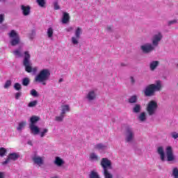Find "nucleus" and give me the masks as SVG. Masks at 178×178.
Masks as SVG:
<instances>
[{
    "mask_svg": "<svg viewBox=\"0 0 178 178\" xmlns=\"http://www.w3.org/2000/svg\"><path fill=\"white\" fill-rule=\"evenodd\" d=\"M86 99L88 102H92L97 99V90H90L86 95Z\"/></svg>",
    "mask_w": 178,
    "mask_h": 178,
    "instance_id": "nucleus-11",
    "label": "nucleus"
},
{
    "mask_svg": "<svg viewBox=\"0 0 178 178\" xmlns=\"http://www.w3.org/2000/svg\"><path fill=\"white\" fill-rule=\"evenodd\" d=\"M106 30L107 31H112V26H108L106 28Z\"/></svg>",
    "mask_w": 178,
    "mask_h": 178,
    "instance_id": "nucleus-51",
    "label": "nucleus"
},
{
    "mask_svg": "<svg viewBox=\"0 0 178 178\" xmlns=\"http://www.w3.org/2000/svg\"><path fill=\"white\" fill-rule=\"evenodd\" d=\"M177 66H178V64H177Z\"/></svg>",
    "mask_w": 178,
    "mask_h": 178,
    "instance_id": "nucleus-59",
    "label": "nucleus"
},
{
    "mask_svg": "<svg viewBox=\"0 0 178 178\" xmlns=\"http://www.w3.org/2000/svg\"><path fill=\"white\" fill-rule=\"evenodd\" d=\"M26 124H27V122L26 121H22L19 123L18 127H17V131L22 132V130L24 129L26 127Z\"/></svg>",
    "mask_w": 178,
    "mask_h": 178,
    "instance_id": "nucleus-26",
    "label": "nucleus"
},
{
    "mask_svg": "<svg viewBox=\"0 0 178 178\" xmlns=\"http://www.w3.org/2000/svg\"><path fill=\"white\" fill-rule=\"evenodd\" d=\"M32 161L35 163V165H38V166L44 165V157L35 155L32 157Z\"/></svg>",
    "mask_w": 178,
    "mask_h": 178,
    "instance_id": "nucleus-13",
    "label": "nucleus"
},
{
    "mask_svg": "<svg viewBox=\"0 0 178 178\" xmlns=\"http://www.w3.org/2000/svg\"><path fill=\"white\" fill-rule=\"evenodd\" d=\"M10 38V44L12 47H17V45H20L22 44V40H20V35L15 30H12L8 33Z\"/></svg>",
    "mask_w": 178,
    "mask_h": 178,
    "instance_id": "nucleus-5",
    "label": "nucleus"
},
{
    "mask_svg": "<svg viewBox=\"0 0 178 178\" xmlns=\"http://www.w3.org/2000/svg\"><path fill=\"white\" fill-rule=\"evenodd\" d=\"M130 81L132 84H134V83H136V79H134V77L131 76L130 77Z\"/></svg>",
    "mask_w": 178,
    "mask_h": 178,
    "instance_id": "nucleus-50",
    "label": "nucleus"
},
{
    "mask_svg": "<svg viewBox=\"0 0 178 178\" xmlns=\"http://www.w3.org/2000/svg\"><path fill=\"white\" fill-rule=\"evenodd\" d=\"M138 120L140 123H145L147 122V113L142 112L138 115Z\"/></svg>",
    "mask_w": 178,
    "mask_h": 178,
    "instance_id": "nucleus-18",
    "label": "nucleus"
},
{
    "mask_svg": "<svg viewBox=\"0 0 178 178\" xmlns=\"http://www.w3.org/2000/svg\"><path fill=\"white\" fill-rule=\"evenodd\" d=\"M173 24H177V19H175L168 22V26H173Z\"/></svg>",
    "mask_w": 178,
    "mask_h": 178,
    "instance_id": "nucleus-43",
    "label": "nucleus"
},
{
    "mask_svg": "<svg viewBox=\"0 0 178 178\" xmlns=\"http://www.w3.org/2000/svg\"><path fill=\"white\" fill-rule=\"evenodd\" d=\"M31 124H35L38 120H40V118L34 115L31 118Z\"/></svg>",
    "mask_w": 178,
    "mask_h": 178,
    "instance_id": "nucleus-33",
    "label": "nucleus"
},
{
    "mask_svg": "<svg viewBox=\"0 0 178 178\" xmlns=\"http://www.w3.org/2000/svg\"><path fill=\"white\" fill-rule=\"evenodd\" d=\"M74 30V28L73 26H70L65 29V31H67V33H72V31H73Z\"/></svg>",
    "mask_w": 178,
    "mask_h": 178,
    "instance_id": "nucleus-47",
    "label": "nucleus"
},
{
    "mask_svg": "<svg viewBox=\"0 0 178 178\" xmlns=\"http://www.w3.org/2000/svg\"><path fill=\"white\" fill-rule=\"evenodd\" d=\"M37 104H38V101L35 100V101L29 102L28 104V106H29V108H34V106H35L37 105Z\"/></svg>",
    "mask_w": 178,
    "mask_h": 178,
    "instance_id": "nucleus-37",
    "label": "nucleus"
},
{
    "mask_svg": "<svg viewBox=\"0 0 178 178\" xmlns=\"http://www.w3.org/2000/svg\"><path fill=\"white\" fill-rule=\"evenodd\" d=\"M108 149V146L103 143H98L95 145V149H97L98 151H105Z\"/></svg>",
    "mask_w": 178,
    "mask_h": 178,
    "instance_id": "nucleus-19",
    "label": "nucleus"
},
{
    "mask_svg": "<svg viewBox=\"0 0 178 178\" xmlns=\"http://www.w3.org/2000/svg\"><path fill=\"white\" fill-rule=\"evenodd\" d=\"M158 66H159V61L158 60L152 61L149 63V69L152 72H154V70H155Z\"/></svg>",
    "mask_w": 178,
    "mask_h": 178,
    "instance_id": "nucleus-21",
    "label": "nucleus"
},
{
    "mask_svg": "<svg viewBox=\"0 0 178 178\" xmlns=\"http://www.w3.org/2000/svg\"><path fill=\"white\" fill-rule=\"evenodd\" d=\"M5 20V14H0V24Z\"/></svg>",
    "mask_w": 178,
    "mask_h": 178,
    "instance_id": "nucleus-46",
    "label": "nucleus"
},
{
    "mask_svg": "<svg viewBox=\"0 0 178 178\" xmlns=\"http://www.w3.org/2000/svg\"><path fill=\"white\" fill-rule=\"evenodd\" d=\"M83 33L81 28L78 27L76 30H75V37H78L80 38L81 33Z\"/></svg>",
    "mask_w": 178,
    "mask_h": 178,
    "instance_id": "nucleus-34",
    "label": "nucleus"
},
{
    "mask_svg": "<svg viewBox=\"0 0 178 178\" xmlns=\"http://www.w3.org/2000/svg\"><path fill=\"white\" fill-rule=\"evenodd\" d=\"M47 133H48V129L44 128L41 131H39V136L41 137V138H43V137H45L47 136Z\"/></svg>",
    "mask_w": 178,
    "mask_h": 178,
    "instance_id": "nucleus-31",
    "label": "nucleus"
},
{
    "mask_svg": "<svg viewBox=\"0 0 178 178\" xmlns=\"http://www.w3.org/2000/svg\"><path fill=\"white\" fill-rule=\"evenodd\" d=\"M36 1L40 8L45 6V0H36Z\"/></svg>",
    "mask_w": 178,
    "mask_h": 178,
    "instance_id": "nucleus-38",
    "label": "nucleus"
},
{
    "mask_svg": "<svg viewBox=\"0 0 178 178\" xmlns=\"http://www.w3.org/2000/svg\"><path fill=\"white\" fill-rule=\"evenodd\" d=\"M124 137L126 143H133V141H134V138L136 137L134 129L131 127H127L125 129Z\"/></svg>",
    "mask_w": 178,
    "mask_h": 178,
    "instance_id": "nucleus-7",
    "label": "nucleus"
},
{
    "mask_svg": "<svg viewBox=\"0 0 178 178\" xmlns=\"http://www.w3.org/2000/svg\"><path fill=\"white\" fill-rule=\"evenodd\" d=\"M156 152L159 155L161 162H165L166 159H165V149H163V147H157Z\"/></svg>",
    "mask_w": 178,
    "mask_h": 178,
    "instance_id": "nucleus-15",
    "label": "nucleus"
},
{
    "mask_svg": "<svg viewBox=\"0 0 178 178\" xmlns=\"http://www.w3.org/2000/svg\"><path fill=\"white\" fill-rule=\"evenodd\" d=\"M89 159L92 162H98V161H99V156L95 153H91L90 154Z\"/></svg>",
    "mask_w": 178,
    "mask_h": 178,
    "instance_id": "nucleus-24",
    "label": "nucleus"
},
{
    "mask_svg": "<svg viewBox=\"0 0 178 178\" xmlns=\"http://www.w3.org/2000/svg\"><path fill=\"white\" fill-rule=\"evenodd\" d=\"M70 20V15L67 13H63L62 23L63 24H67Z\"/></svg>",
    "mask_w": 178,
    "mask_h": 178,
    "instance_id": "nucleus-20",
    "label": "nucleus"
},
{
    "mask_svg": "<svg viewBox=\"0 0 178 178\" xmlns=\"http://www.w3.org/2000/svg\"><path fill=\"white\" fill-rule=\"evenodd\" d=\"M67 112H70V107L69 105H63L61 106V114L65 115Z\"/></svg>",
    "mask_w": 178,
    "mask_h": 178,
    "instance_id": "nucleus-25",
    "label": "nucleus"
},
{
    "mask_svg": "<svg viewBox=\"0 0 178 178\" xmlns=\"http://www.w3.org/2000/svg\"><path fill=\"white\" fill-rule=\"evenodd\" d=\"M47 34L48 38H49L50 40H52L54 37V29H52V27H49L47 31Z\"/></svg>",
    "mask_w": 178,
    "mask_h": 178,
    "instance_id": "nucleus-27",
    "label": "nucleus"
},
{
    "mask_svg": "<svg viewBox=\"0 0 178 178\" xmlns=\"http://www.w3.org/2000/svg\"><path fill=\"white\" fill-rule=\"evenodd\" d=\"M6 154V149H5V147H1L0 148V156L3 157V156H5Z\"/></svg>",
    "mask_w": 178,
    "mask_h": 178,
    "instance_id": "nucleus-41",
    "label": "nucleus"
},
{
    "mask_svg": "<svg viewBox=\"0 0 178 178\" xmlns=\"http://www.w3.org/2000/svg\"><path fill=\"white\" fill-rule=\"evenodd\" d=\"M53 5H54V10H59V9H60V7L59 6V4L58 3V1H55L54 3H53Z\"/></svg>",
    "mask_w": 178,
    "mask_h": 178,
    "instance_id": "nucleus-42",
    "label": "nucleus"
},
{
    "mask_svg": "<svg viewBox=\"0 0 178 178\" xmlns=\"http://www.w3.org/2000/svg\"><path fill=\"white\" fill-rule=\"evenodd\" d=\"M64 119H65V115L62 113H60V115H57L55 117L56 122H58V123L63 122Z\"/></svg>",
    "mask_w": 178,
    "mask_h": 178,
    "instance_id": "nucleus-30",
    "label": "nucleus"
},
{
    "mask_svg": "<svg viewBox=\"0 0 178 178\" xmlns=\"http://www.w3.org/2000/svg\"><path fill=\"white\" fill-rule=\"evenodd\" d=\"M51 77V72L48 69H43L35 76L34 82L42 86H47V82Z\"/></svg>",
    "mask_w": 178,
    "mask_h": 178,
    "instance_id": "nucleus-2",
    "label": "nucleus"
},
{
    "mask_svg": "<svg viewBox=\"0 0 178 178\" xmlns=\"http://www.w3.org/2000/svg\"><path fill=\"white\" fill-rule=\"evenodd\" d=\"M162 38H163V35H162V33L157 32L154 34L152 38V44H153V46L156 48L158 47L159 45V42L162 41Z\"/></svg>",
    "mask_w": 178,
    "mask_h": 178,
    "instance_id": "nucleus-9",
    "label": "nucleus"
},
{
    "mask_svg": "<svg viewBox=\"0 0 178 178\" xmlns=\"http://www.w3.org/2000/svg\"><path fill=\"white\" fill-rule=\"evenodd\" d=\"M80 41V38L77 36H73L71 38V42L73 45H79V42Z\"/></svg>",
    "mask_w": 178,
    "mask_h": 178,
    "instance_id": "nucleus-29",
    "label": "nucleus"
},
{
    "mask_svg": "<svg viewBox=\"0 0 178 178\" xmlns=\"http://www.w3.org/2000/svg\"><path fill=\"white\" fill-rule=\"evenodd\" d=\"M0 178H3V172H0Z\"/></svg>",
    "mask_w": 178,
    "mask_h": 178,
    "instance_id": "nucleus-53",
    "label": "nucleus"
},
{
    "mask_svg": "<svg viewBox=\"0 0 178 178\" xmlns=\"http://www.w3.org/2000/svg\"><path fill=\"white\" fill-rule=\"evenodd\" d=\"M29 84H30V79L29 78H24L22 79V85L27 86Z\"/></svg>",
    "mask_w": 178,
    "mask_h": 178,
    "instance_id": "nucleus-36",
    "label": "nucleus"
},
{
    "mask_svg": "<svg viewBox=\"0 0 178 178\" xmlns=\"http://www.w3.org/2000/svg\"><path fill=\"white\" fill-rule=\"evenodd\" d=\"M11 86H12V81L8 80V81H6V83L4 84V88L8 89Z\"/></svg>",
    "mask_w": 178,
    "mask_h": 178,
    "instance_id": "nucleus-39",
    "label": "nucleus"
},
{
    "mask_svg": "<svg viewBox=\"0 0 178 178\" xmlns=\"http://www.w3.org/2000/svg\"><path fill=\"white\" fill-rule=\"evenodd\" d=\"M14 88L17 91H20V90H22V85L19 83H15L14 85Z\"/></svg>",
    "mask_w": 178,
    "mask_h": 178,
    "instance_id": "nucleus-40",
    "label": "nucleus"
},
{
    "mask_svg": "<svg viewBox=\"0 0 178 178\" xmlns=\"http://www.w3.org/2000/svg\"><path fill=\"white\" fill-rule=\"evenodd\" d=\"M13 54L15 58H22L23 56V45L19 46L17 49H15Z\"/></svg>",
    "mask_w": 178,
    "mask_h": 178,
    "instance_id": "nucleus-16",
    "label": "nucleus"
},
{
    "mask_svg": "<svg viewBox=\"0 0 178 178\" xmlns=\"http://www.w3.org/2000/svg\"><path fill=\"white\" fill-rule=\"evenodd\" d=\"M156 47L154 46L153 44L147 42L140 46V50L142 51L143 54H151L153 51H155Z\"/></svg>",
    "mask_w": 178,
    "mask_h": 178,
    "instance_id": "nucleus-8",
    "label": "nucleus"
},
{
    "mask_svg": "<svg viewBox=\"0 0 178 178\" xmlns=\"http://www.w3.org/2000/svg\"><path fill=\"white\" fill-rule=\"evenodd\" d=\"M54 163L56 165V166L60 168V166L65 165V161L60 157L56 156L54 161Z\"/></svg>",
    "mask_w": 178,
    "mask_h": 178,
    "instance_id": "nucleus-22",
    "label": "nucleus"
},
{
    "mask_svg": "<svg viewBox=\"0 0 178 178\" xmlns=\"http://www.w3.org/2000/svg\"><path fill=\"white\" fill-rule=\"evenodd\" d=\"M21 11L24 16H29L31 10L30 6L21 5Z\"/></svg>",
    "mask_w": 178,
    "mask_h": 178,
    "instance_id": "nucleus-14",
    "label": "nucleus"
},
{
    "mask_svg": "<svg viewBox=\"0 0 178 178\" xmlns=\"http://www.w3.org/2000/svg\"><path fill=\"white\" fill-rule=\"evenodd\" d=\"M27 143L29 145H33V142L31 140H29Z\"/></svg>",
    "mask_w": 178,
    "mask_h": 178,
    "instance_id": "nucleus-52",
    "label": "nucleus"
},
{
    "mask_svg": "<svg viewBox=\"0 0 178 178\" xmlns=\"http://www.w3.org/2000/svg\"><path fill=\"white\" fill-rule=\"evenodd\" d=\"M31 58V55H30V51H25L24 52V60H23V65L25 67L26 72L28 73H31L33 72V73H36L37 70H38V68L37 67H34L33 68V63H31V60H30V58Z\"/></svg>",
    "mask_w": 178,
    "mask_h": 178,
    "instance_id": "nucleus-3",
    "label": "nucleus"
},
{
    "mask_svg": "<svg viewBox=\"0 0 178 178\" xmlns=\"http://www.w3.org/2000/svg\"><path fill=\"white\" fill-rule=\"evenodd\" d=\"M89 178H101V177H99V174L97 171L92 170L89 174Z\"/></svg>",
    "mask_w": 178,
    "mask_h": 178,
    "instance_id": "nucleus-28",
    "label": "nucleus"
},
{
    "mask_svg": "<svg viewBox=\"0 0 178 178\" xmlns=\"http://www.w3.org/2000/svg\"><path fill=\"white\" fill-rule=\"evenodd\" d=\"M35 36V31H32L31 33L29 34L30 40H33V38H34Z\"/></svg>",
    "mask_w": 178,
    "mask_h": 178,
    "instance_id": "nucleus-48",
    "label": "nucleus"
},
{
    "mask_svg": "<svg viewBox=\"0 0 178 178\" xmlns=\"http://www.w3.org/2000/svg\"><path fill=\"white\" fill-rule=\"evenodd\" d=\"M62 81H63V79H60L58 81L59 83H62Z\"/></svg>",
    "mask_w": 178,
    "mask_h": 178,
    "instance_id": "nucleus-55",
    "label": "nucleus"
},
{
    "mask_svg": "<svg viewBox=\"0 0 178 178\" xmlns=\"http://www.w3.org/2000/svg\"><path fill=\"white\" fill-rule=\"evenodd\" d=\"M138 97L136 95H133L129 99V104H136Z\"/></svg>",
    "mask_w": 178,
    "mask_h": 178,
    "instance_id": "nucleus-32",
    "label": "nucleus"
},
{
    "mask_svg": "<svg viewBox=\"0 0 178 178\" xmlns=\"http://www.w3.org/2000/svg\"><path fill=\"white\" fill-rule=\"evenodd\" d=\"M141 104H136L133 106L132 111L134 113H140V112H141Z\"/></svg>",
    "mask_w": 178,
    "mask_h": 178,
    "instance_id": "nucleus-23",
    "label": "nucleus"
},
{
    "mask_svg": "<svg viewBox=\"0 0 178 178\" xmlns=\"http://www.w3.org/2000/svg\"><path fill=\"white\" fill-rule=\"evenodd\" d=\"M100 166L103 169V175L104 177L113 176L109 170L113 169V165H112V161L108 158H102L100 161Z\"/></svg>",
    "mask_w": 178,
    "mask_h": 178,
    "instance_id": "nucleus-4",
    "label": "nucleus"
},
{
    "mask_svg": "<svg viewBox=\"0 0 178 178\" xmlns=\"http://www.w3.org/2000/svg\"><path fill=\"white\" fill-rule=\"evenodd\" d=\"M171 136H172V138L176 140L177 138H178V133L176 132V131L172 132L171 133Z\"/></svg>",
    "mask_w": 178,
    "mask_h": 178,
    "instance_id": "nucleus-45",
    "label": "nucleus"
},
{
    "mask_svg": "<svg viewBox=\"0 0 178 178\" xmlns=\"http://www.w3.org/2000/svg\"><path fill=\"white\" fill-rule=\"evenodd\" d=\"M146 111L149 116H154L156 114V111H158V102L155 100H152L148 102Z\"/></svg>",
    "mask_w": 178,
    "mask_h": 178,
    "instance_id": "nucleus-6",
    "label": "nucleus"
},
{
    "mask_svg": "<svg viewBox=\"0 0 178 178\" xmlns=\"http://www.w3.org/2000/svg\"><path fill=\"white\" fill-rule=\"evenodd\" d=\"M121 66H126V64L121 63Z\"/></svg>",
    "mask_w": 178,
    "mask_h": 178,
    "instance_id": "nucleus-57",
    "label": "nucleus"
},
{
    "mask_svg": "<svg viewBox=\"0 0 178 178\" xmlns=\"http://www.w3.org/2000/svg\"><path fill=\"white\" fill-rule=\"evenodd\" d=\"M31 95H32V97H38V92L35 89H32L31 90Z\"/></svg>",
    "mask_w": 178,
    "mask_h": 178,
    "instance_id": "nucleus-44",
    "label": "nucleus"
},
{
    "mask_svg": "<svg viewBox=\"0 0 178 178\" xmlns=\"http://www.w3.org/2000/svg\"><path fill=\"white\" fill-rule=\"evenodd\" d=\"M2 29H6V24L2 25Z\"/></svg>",
    "mask_w": 178,
    "mask_h": 178,
    "instance_id": "nucleus-54",
    "label": "nucleus"
},
{
    "mask_svg": "<svg viewBox=\"0 0 178 178\" xmlns=\"http://www.w3.org/2000/svg\"><path fill=\"white\" fill-rule=\"evenodd\" d=\"M29 128H30L31 134H33V136H37V134H40V128L35 124H30Z\"/></svg>",
    "mask_w": 178,
    "mask_h": 178,
    "instance_id": "nucleus-17",
    "label": "nucleus"
},
{
    "mask_svg": "<svg viewBox=\"0 0 178 178\" xmlns=\"http://www.w3.org/2000/svg\"><path fill=\"white\" fill-rule=\"evenodd\" d=\"M165 154L168 162H175L176 161V156L173 154V148L171 146H168L165 148Z\"/></svg>",
    "mask_w": 178,
    "mask_h": 178,
    "instance_id": "nucleus-10",
    "label": "nucleus"
},
{
    "mask_svg": "<svg viewBox=\"0 0 178 178\" xmlns=\"http://www.w3.org/2000/svg\"><path fill=\"white\" fill-rule=\"evenodd\" d=\"M22 97V92H19L15 94V99H19Z\"/></svg>",
    "mask_w": 178,
    "mask_h": 178,
    "instance_id": "nucleus-49",
    "label": "nucleus"
},
{
    "mask_svg": "<svg viewBox=\"0 0 178 178\" xmlns=\"http://www.w3.org/2000/svg\"><path fill=\"white\" fill-rule=\"evenodd\" d=\"M20 158L19 153H10L8 154L6 160L2 163V165H8L10 161H17Z\"/></svg>",
    "mask_w": 178,
    "mask_h": 178,
    "instance_id": "nucleus-12",
    "label": "nucleus"
},
{
    "mask_svg": "<svg viewBox=\"0 0 178 178\" xmlns=\"http://www.w3.org/2000/svg\"><path fill=\"white\" fill-rule=\"evenodd\" d=\"M162 90V81H156L155 83L147 86L143 90L145 97H154L156 91Z\"/></svg>",
    "mask_w": 178,
    "mask_h": 178,
    "instance_id": "nucleus-1",
    "label": "nucleus"
},
{
    "mask_svg": "<svg viewBox=\"0 0 178 178\" xmlns=\"http://www.w3.org/2000/svg\"><path fill=\"white\" fill-rule=\"evenodd\" d=\"M52 178H58V177H52Z\"/></svg>",
    "mask_w": 178,
    "mask_h": 178,
    "instance_id": "nucleus-58",
    "label": "nucleus"
},
{
    "mask_svg": "<svg viewBox=\"0 0 178 178\" xmlns=\"http://www.w3.org/2000/svg\"><path fill=\"white\" fill-rule=\"evenodd\" d=\"M104 178H113V176L104 177Z\"/></svg>",
    "mask_w": 178,
    "mask_h": 178,
    "instance_id": "nucleus-56",
    "label": "nucleus"
},
{
    "mask_svg": "<svg viewBox=\"0 0 178 178\" xmlns=\"http://www.w3.org/2000/svg\"><path fill=\"white\" fill-rule=\"evenodd\" d=\"M172 176L173 178H178V168L175 167L172 169Z\"/></svg>",
    "mask_w": 178,
    "mask_h": 178,
    "instance_id": "nucleus-35",
    "label": "nucleus"
}]
</instances>
